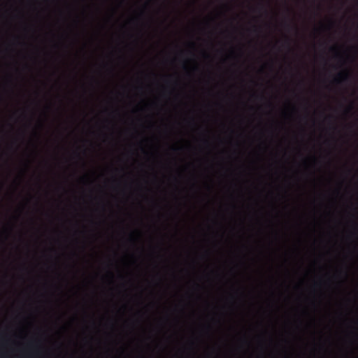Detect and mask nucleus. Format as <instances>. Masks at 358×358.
Masks as SVG:
<instances>
[{"label": "nucleus", "mask_w": 358, "mask_h": 358, "mask_svg": "<svg viewBox=\"0 0 358 358\" xmlns=\"http://www.w3.org/2000/svg\"><path fill=\"white\" fill-rule=\"evenodd\" d=\"M331 50H336V48H335V47H332V48H331Z\"/></svg>", "instance_id": "nucleus-5"}, {"label": "nucleus", "mask_w": 358, "mask_h": 358, "mask_svg": "<svg viewBox=\"0 0 358 358\" xmlns=\"http://www.w3.org/2000/svg\"><path fill=\"white\" fill-rule=\"evenodd\" d=\"M273 358H275V357H273Z\"/></svg>", "instance_id": "nucleus-7"}, {"label": "nucleus", "mask_w": 358, "mask_h": 358, "mask_svg": "<svg viewBox=\"0 0 358 358\" xmlns=\"http://www.w3.org/2000/svg\"><path fill=\"white\" fill-rule=\"evenodd\" d=\"M22 358H44V357L39 356L38 352H31L24 355Z\"/></svg>", "instance_id": "nucleus-2"}, {"label": "nucleus", "mask_w": 358, "mask_h": 358, "mask_svg": "<svg viewBox=\"0 0 358 358\" xmlns=\"http://www.w3.org/2000/svg\"><path fill=\"white\" fill-rule=\"evenodd\" d=\"M287 28H289L291 26L289 24H286Z\"/></svg>", "instance_id": "nucleus-4"}, {"label": "nucleus", "mask_w": 358, "mask_h": 358, "mask_svg": "<svg viewBox=\"0 0 358 358\" xmlns=\"http://www.w3.org/2000/svg\"><path fill=\"white\" fill-rule=\"evenodd\" d=\"M259 358H263V357H259Z\"/></svg>", "instance_id": "nucleus-6"}, {"label": "nucleus", "mask_w": 358, "mask_h": 358, "mask_svg": "<svg viewBox=\"0 0 358 358\" xmlns=\"http://www.w3.org/2000/svg\"><path fill=\"white\" fill-rule=\"evenodd\" d=\"M350 78V73L349 71L345 70L339 72L334 78V82L336 84L341 85L348 83Z\"/></svg>", "instance_id": "nucleus-1"}, {"label": "nucleus", "mask_w": 358, "mask_h": 358, "mask_svg": "<svg viewBox=\"0 0 358 358\" xmlns=\"http://www.w3.org/2000/svg\"><path fill=\"white\" fill-rule=\"evenodd\" d=\"M352 109H353V105H352V103H350V105L348 106V108L347 109V111L348 112L351 111Z\"/></svg>", "instance_id": "nucleus-3"}]
</instances>
